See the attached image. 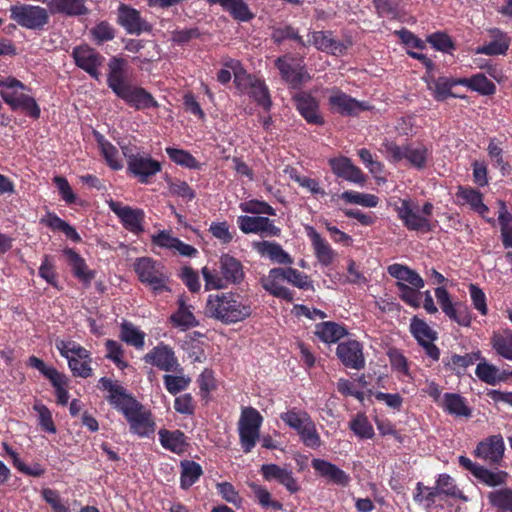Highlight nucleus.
I'll list each match as a JSON object with an SVG mask.
<instances>
[{
  "label": "nucleus",
  "instance_id": "9b49d317",
  "mask_svg": "<svg viewBox=\"0 0 512 512\" xmlns=\"http://www.w3.org/2000/svg\"><path fill=\"white\" fill-rule=\"evenodd\" d=\"M11 18L27 29H41L48 22V12L39 6L15 5L10 8Z\"/></svg>",
  "mask_w": 512,
  "mask_h": 512
},
{
  "label": "nucleus",
  "instance_id": "412c9836",
  "mask_svg": "<svg viewBox=\"0 0 512 512\" xmlns=\"http://www.w3.org/2000/svg\"><path fill=\"white\" fill-rule=\"evenodd\" d=\"M261 472L266 480H277L291 493H296L300 489L296 479L293 477L291 470L281 468L276 464H264L261 467Z\"/></svg>",
  "mask_w": 512,
  "mask_h": 512
},
{
  "label": "nucleus",
  "instance_id": "9d476101",
  "mask_svg": "<svg viewBox=\"0 0 512 512\" xmlns=\"http://www.w3.org/2000/svg\"><path fill=\"white\" fill-rule=\"evenodd\" d=\"M394 209L397 212L398 218L408 230L422 233L432 230L430 220L419 214L418 207L414 206L410 200H399L398 203L394 204Z\"/></svg>",
  "mask_w": 512,
  "mask_h": 512
},
{
  "label": "nucleus",
  "instance_id": "680f3d73",
  "mask_svg": "<svg viewBox=\"0 0 512 512\" xmlns=\"http://www.w3.org/2000/svg\"><path fill=\"white\" fill-rule=\"evenodd\" d=\"M166 152L169 157L177 164L188 168L197 167L196 159L187 151L175 148H166Z\"/></svg>",
  "mask_w": 512,
  "mask_h": 512
},
{
  "label": "nucleus",
  "instance_id": "a18cd8bd",
  "mask_svg": "<svg viewBox=\"0 0 512 512\" xmlns=\"http://www.w3.org/2000/svg\"><path fill=\"white\" fill-rule=\"evenodd\" d=\"M55 345L60 354L67 360L71 357H77L80 359L89 358V352L74 341L57 340Z\"/></svg>",
  "mask_w": 512,
  "mask_h": 512
},
{
  "label": "nucleus",
  "instance_id": "2f4dec72",
  "mask_svg": "<svg viewBox=\"0 0 512 512\" xmlns=\"http://www.w3.org/2000/svg\"><path fill=\"white\" fill-rule=\"evenodd\" d=\"M64 254L67 257L69 265L72 267L74 275L85 284H89L95 277V272L87 268L84 259L74 250L66 249Z\"/></svg>",
  "mask_w": 512,
  "mask_h": 512
},
{
  "label": "nucleus",
  "instance_id": "cd10ccee",
  "mask_svg": "<svg viewBox=\"0 0 512 512\" xmlns=\"http://www.w3.org/2000/svg\"><path fill=\"white\" fill-rule=\"evenodd\" d=\"M220 270L224 280L227 282L237 284L244 278V271L240 261L230 255L221 256Z\"/></svg>",
  "mask_w": 512,
  "mask_h": 512
},
{
  "label": "nucleus",
  "instance_id": "37998d69",
  "mask_svg": "<svg viewBox=\"0 0 512 512\" xmlns=\"http://www.w3.org/2000/svg\"><path fill=\"white\" fill-rule=\"evenodd\" d=\"M144 333L138 330L132 323L123 322L121 324L120 338L122 341L136 348L144 346Z\"/></svg>",
  "mask_w": 512,
  "mask_h": 512
},
{
  "label": "nucleus",
  "instance_id": "f704fd0d",
  "mask_svg": "<svg viewBox=\"0 0 512 512\" xmlns=\"http://www.w3.org/2000/svg\"><path fill=\"white\" fill-rule=\"evenodd\" d=\"M458 83L464 85L471 90L477 91L482 95H492L496 91V86L489 81L484 74L478 73L470 78H462Z\"/></svg>",
  "mask_w": 512,
  "mask_h": 512
},
{
  "label": "nucleus",
  "instance_id": "ddd939ff",
  "mask_svg": "<svg viewBox=\"0 0 512 512\" xmlns=\"http://www.w3.org/2000/svg\"><path fill=\"white\" fill-rule=\"evenodd\" d=\"M410 331L417 339L418 343L424 348L426 354L434 361H437L440 356V351L433 344V341L436 339V333L426 322L416 316L411 320Z\"/></svg>",
  "mask_w": 512,
  "mask_h": 512
},
{
  "label": "nucleus",
  "instance_id": "052dcab7",
  "mask_svg": "<svg viewBox=\"0 0 512 512\" xmlns=\"http://www.w3.org/2000/svg\"><path fill=\"white\" fill-rule=\"evenodd\" d=\"M33 409L38 414L39 425L42 427V429L49 433H55L56 427L52 420V415L49 409L41 403H35Z\"/></svg>",
  "mask_w": 512,
  "mask_h": 512
},
{
  "label": "nucleus",
  "instance_id": "58836bf2",
  "mask_svg": "<svg viewBox=\"0 0 512 512\" xmlns=\"http://www.w3.org/2000/svg\"><path fill=\"white\" fill-rule=\"evenodd\" d=\"M280 419L297 432L302 430V427L306 426L307 424L309 425V422L312 420L307 412L297 410L296 408L281 413Z\"/></svg>",
  "mask_w": 512,
  "mask_h": 512
},
{
  "label": "nucleus",
  "instance_id": "5fc2aeb1",
  "mask_svg": "<svg viewBox=\"0 0 512 512\" xmlns=\"http://www.w3.org/2000/svg\"><path fill=\"white\" fill-rule=\"evenodd\" d=\"M396 286L400 291V298L408 305L419 308L421 305L422 293L419 291L420 288H414L402 282H397Z\"/></svg>",
  "mask_w": 512,
  "mask_h": 512
},
{
  "label": "nucleus",
  "instance_id": "473e14b6",
  "mask_svg": "<svg viewBox=\"0 0 512 512\" xmlns=\"http://www.w3.org/2000/svg\"><path fill=\"white\" fill-rule=\"evenodd\" d=\"M315 334L325 343H335L347 334V330L336 322L328 321L317 324Z\"/></svg>",
  "mask_w": 512,
  "mask_h": 512
},
{
  "label": "nucleus",
  "instance_id": "1a4fd4ad",
  "mask_svg": "<svg viewBox=\"0 0 512 512\" xmlns=\"http://www.w3.org/2000/svg\"><path fill=\"white\" fill-rule=\"evenodd\" d=\"M275 66L278 68L283 81L293 89L299 88L311 79L302 61L292 56L284 55L277 58Z\"/></svg>",
  "mask_w": 512,
  "mask_h": 512
},
{
  "label": "nucleus",
  "instance_id": "393cba45",
  "mask_svg": "<svg viewBox=\"0 0 512 512\" xmlns=\"http://www.w3.org/2000/svg\"><path fill=\"white\" fill-rule=\"evenodd\" d=\"M128 169L136 176L141 177V181L145 182L146 179L155 175L160 171V163L151 159L145 153H141L136 159L129 163Z\"/></svg>",
  "mask_w": 512,
  "mask_h": 512
},
{
  "label": "nucleus",
  "instance_id": "864d4df0",
  "mask_svg": "<svg viewBox=\"0 0 512 512\" xmlns=\"http://www.w3.org/2000/svg\"><path fill=\"white\" fill-rule=\"evenodd\" d=\"M459 196L465 200L475 211L485 217L489 208L483 203L482 194L474 189H461Z\"/></svg>",
  "mask_w": 512,
  "mask_h": 512
},
{
  "label": "nucleus",
  "instance_id": "4be33fe9",
  "mask_svg": "<svg viewBox=\"0 0 512 512\" xmlns=\"http://www.w3.org/2000/svg\"><path fill=\"white\" fill-rule=\"evenodd\" d=\"M314 470L321 476L340 486H347L350 477L336 465L322 459H313L311 462Z\"/></svg>",
  "mask_w": 512,
  "mask_h": 512
},
{
  "label": "nucleus",
  "instance_id": "20e7f679",
  "mask_svg": "<svg viewBox=\"0 0 512 512\" xmlns=\"http://www.w3.org/2000/svg\"><path fill=\"white\" fill-rule=\"evenodd\" d=\"M382 152L386 153L390 161L399 162L406 159L412 167L418 170L427 166L431 154L428 147L422 143H408L399 146L394 142H385L382 145Z\"/></svg>",
  "mask_w": 512,
  "mask_h": 512
},
{
  "label": "nucleus",
  "instance_id": "6ab92c4d",
  "mask_svg": "<svg viewBox=\"0 0 512 512\" xmlns=\"http://www.w3.org/2000/svg\"><path fill=\"white\" fill-rule=\"evenodd\" d=\"M293 100L297 110L309 124L322 125L324 123L319 112L318 101L311 94L298 92L293 96Z\"/></svg>",
  "mask_w": 512,
  "mask_h": 512
},
{
  "label": "nucleus",
  "instance_id": "bb28decb",
  "mask_svg": "<svg viewBox=\"0 0 512 512\" xmlns=\"http://www.w3.org/2000/svg\"><path fill=\"white\" fill-rule=\"evenodd\" d=\"M277 271L278 268H273L269 271L267 276L261 278L262 287L275 297L282 298L286 301H292L293 294L289 289L280 284L282 279L280 274L275 273Z\"/></svg>",
  "mask_w": 512,
  "mask_h": 512
},
{
  "label": "nucleus",
  "instance_id": "c03bdc74",
  "mask_svg": "<svg viewBox=\"0 0 512 512\" xmlns=\"http://www.w3.org/2000/svg\"><path fill=\"white\" fill-rule=\"evenodd\" d=\"M171 321L175 326L180 327L182 330L198 325L192 311L182 301L180 302L178 311L171 316Z\"/></svg>",
  "mask_w": 512,
  "mask_h": 512
},
{
  "label": "nucleus",
  "instance_id": "aec40b11",
  "mask_svg": "<svg viewBox=\"0 0 512 512\" xmlns=\"http://www.w3.org/2000/svg\"><path fill=\"white\" fill-rule=\"evenodd\" d=\"M118 21L127 32H149L152 25L143 19L140 13L127 5H120Z\"/></svg>",
  "mask_w": 512,
  "mask_h": 512
},
{
  "label": "nucleus",
  "instance_id": "dca6fc26",
  "mask_svg": "<svg viewBox=\"0 0 512 512\" xmlns=\"http://www.w3.org/2000/svg\"><path fill=\"white\" fill-rule=\"evenodd\" d=\"M108 205L109 208L120 218L126 229L134 233H140L143 231V210L124 206L120 202L113 200L108 201Z\"/></svg>",
  "mask_w": 512,
  "mask_h": 512
},
{
  "label": "nucleus",
  "instance_id": "6e6552de",
  "mask_svg": "<svg viewBox=\"0 0 512 512\" xmlns=\"http://www.w3.org/2000/svg\"><path fill=\"white\" fill-rule=\"evenodd\" d=\"M227 66L233 71L234 82L236 85L238 87L243 85L249 86V95L264 109H269L271 106V99L268 88L264 82L248 75L237 60L228 61Z\"/></svg>",
  "mask_w": 512,
  "mask_h": 512
},
{
  "label": "nucleus",
  "instance_id": "338daca9",
  "mask_svg": "<svg viewBox=\"0 0 512 512\" xmlns=\"http://www.w3.org/2000/svg\"><path fill=\"white\" fill-rule=\"evenodd\" d=\"M217 487V490L219 492V494L222 496V498L235 505L236 507H239L241 505V498L238 494V492L235 490V488L233 487V485L229 482H222V483H218L216 485Z\"/></svg>",
  "mask_w": 512,
  "mask_h": 512
},
{
  "label": "nucleus",
  "instance_id": "4d7b16f0",
  "mask_svg": "<svg viewBox=\"0 0 512 512\" xmlns=\"http://www.w3.org/2000/svg\"><path fill=\"white\" fill-rule=\"evenodd\" d=\"M276 273L281 275L282 280H286L296 287L303 289L309 286L308 277L294 268H278Z\"/></svg>",
  "mask_w": 512,
  "mask_h": 512
},
{
  "label": "nucleus",
  "instance_id": "7ed1b4c3",
  "mask_svg": "<svg viewBox=\"0 0 512 512\" xmlns=\"http://www.w3.org/2000/svg\"><path fill=\"white\" fill-rule=\"evenodd\" d=\"M0 96L12 110H22L32 118H39L40 107L35 99L23 93L25 85L14 77L0 76Z\"/></svg>",
  "mask_w": 512,
  "mask_h": 512
},
{
  "label": "nucleus",
  "instance_id": "de8ad7c7",
  "mask_svg": "<svg viewBox=\"0 0 512 512\" xmlns=\"http://www.w3.org/2000/svg\"><path fill=\"white\" fill-rule=\"evenodd\" d=\"M478 358V354H452L445 359V365L457 374H461L467 367L473 365Z\"/></svg>",
  "mask_w": 512,
  "mask_h": 512
},
{
  "label": "nucleus",
  "instance_id": "a878e982",
  "mask_svg": "<svg viewBox=\"0 0 512 512\" xmlns=\"http://www.w3.org/2000/svg\"><path fill=\"white\" fill-rule=\"evenodd\" d=\"M254 249L262 256L268 257L271 261L278 264H292L293 260L283 248L275 242L262 241L254 242Z\"/></svg>",
  "mask_w": 512,
  "mask_h": 512
},
{
  "label": "nucleus",
  "instance_id": "c85d7f7f",
  "mask_svg": "<svg viewBox=\"0 0 512 512\" xmlns=\"http://www.w3.org/2000/svg\"><path fill=\"white\" fill-rule=\"evenodd\" d=\"M388 273L396 278L397 282L405 283L414 288H423L425 283L423 278L408 266L401 264H392L388 267Z\"/></svg>",
  "mask_w": 512,
  "mask_h": 512
},
{
  "label": "nucleus",
  "instance_id": "a211bd4d",
  "mask_svg": "<svg viewBox=\"0 0 512 512\" xmlns=\"http://www.w3.org/2000/svg\"><path fill=\"white\" fill-rule=\"evenodd\" d=\"M238 225L244 233H260L264 236H279L280 234V229L267 217L240 216Z\"/></svg>",
  "mask_w": 512,
  "mask_h": 512
},
{
  "label": "nucleus",
  "instance_id": "423d86ee",
  "mask_svg": "<svg viewBox=\"0 0 512 512\" xmlns=\"http://www.w3.org/2000/svg\"><path fill=\"white\" fill-rule=\"evenodd\" d=\"M134 269L140 281L149 285L154 292L168 290L169 275L160 262L148 257L138 258L134 263Z\"/></svg>",
  "mask_w": 512,
  "mask_h": 512
},
{
  "label": "nucleus",
  "instance_id": "e433bc0d",
  "mask_svg": "<svg viewBox=\"0 0 512 512\" xmlns=\"http://www.w3.org/2000/svg\"><path fill=\"white\" fill-rule=\"evenodd\" d=\"M444 408L457 417H469L471 415V410L466 405L465 399L459 394L446 393L444 395Z\"/></svg>",
  "mask_w": 512,
  "mask_h": 512
},
{
  "label": "nucleus",
  "instance_id": "603ef678",
  "mask_svg": "<svg viewBox=\"0 0 512 512\" xmlns=\"http://www.w3.org/2000/svg\"><path fill=\"white\" fill-rule=\"evenodd\" d=\"M417 493L414 496L416 502L426 501V507L431 508L432 504L435 503L436 497L442 498L443 493L438 489V483L434 487L424 486L422 483H417Z\"/></svg>",
  "mask_w": 512,
  "mask_h": 512
},
{
  "label": "nucleus",
  "instance_id": "39448f33",
  "mask_svg": "<svg viewBox=\"0 0 512 512\" xmlns=\"http://www.w3.org/2000/svg\"><path fill=\"white\" fill-rule=\"evenodd\" d=\"M118 408L127 419L132 433L147 437L154 433L155 423L152 414L132 396Z\"/></svg>",
  "mask_w": 512,
  "mask_h": 512
},
{
  "label": "nucleus",
  "instance_id": "f3484780",
  "mask_svg": "<svg viewBox=\"0 0 512 512\" xmlns=\"http://www.w3.org/2000/svg\"><path fill=\"white\" fill-rule=\"evenodd\" d=\"M504 450L505 445L502 436L492 435L477 445L475 454L489 464H500Z\"/></svg>",
  "mask_w": 512,
  "mask_h": 512
},
{
  "label": "nucleus",
  "instance_id": "79ce46f5",
  "mask_svg": "<svg viewBox=\"0 0 512 512\" xmlns=\"http://www.w3.org/2000/svg\"><path fill=\"white\" fill-rule=\"evenodd\" d=\"M493 349L500 356L512 360V332H505V334L495 333L491 338Z\"/></svg>",
  "mask_w": 512,
  "mask_h": 512
},
{
  "label": "nucleus",
  "instance_id": "ea45409f",
  "mask_svg": "<svg viewBox=\"0 0 512 512\" xmlns=\"http://www.w3.org/2000/svg\"><path fill=\"white\" fill-rule=\"evenodd\" d=\"M201 466L194 462L185 460L181 462V487L188 489L202 475Z\"/></svg>",
  "mask_w": 512,
  "mask_h": 512
},
{
  "label": "nucleus",
  "instance_id": "e2e57ef3",
  "mask_svg": "<svg viewBox=\"0 0 512 512\" xmlns=\"http://www.w3.org/2000/svg\"><path fill=\"white\" fill-rule=\"evenodd\" d=\"M352 431L361 438H371L373 428L366 417L359 415L350 423Z\"/></svg>",
  "mask_w": 512,
  "mask_h": 512
},
{
  "label": "nucleus",
  "instance_id": "8fccbe9b",
  "mask_svg": "<svg viewBox=\"0 0 512 512\" xmlns=\"http://www.w3.org/2000/svg\"><path fill=\"white\" fill-rule=\"evenodd\" d=\"M96 140L108 165L113 169H120L122 164L118 160V151L115 146L104 139L99 133H95Z\"/></svg>",
  "mask_w": 512,
  "mask_h": 512
},
{
  "label": "nucleus",
  "instance_id": "a19ab883",
  "mask_svg": "<svg viewBox=\"0 0 512 512\" xmlns=\"http://www.w3.org/2000/svg\"><path fill=\"white\" fill-rule=\"evenodd\" d=\"M313 47L334 55L342 53L346 49V45L334 39L332 34H318V39L314 40Z\"/></svg>",
  "mask_w": 512,
  "mask_h": 512
},
{
  "label": "nucleus",
  "instance_id": "f03ea898",
  "mask_svg": "<svg viewBox=\"0 0 512 512\" xmlns=\"http://www.w3.org/2000/svg\"><path fill=\"white\" fill-rule=\"evenodd\" d=\"M204 313L208 318L229 325L246 320L252 314L249 304L241 301L240 296L232 292L210 294Z\"/></svg>",
  "mask_w": 512,
  "mask_h": 512
},
{
  "label": "nucleus",
  "instance_id": "5701e85b",
  "mask_svg": "<svg viewBox=\"0 0 512 512\" xmlns=\"http://www.w3.org/2000/svg\"><path fill=\"white\" fill-rule=\"evenodd\" d=\"M332 171L339 177L354 183H364L365 176L362 171L356 167L350 159L346 157L330 160Z\"/></svg>",
  "mask_w": 512,
  "mask_h": 512
},
{
  "label": "nucleus",
  "instance_id": "7c9ffc66",
  "mask_svg": "<svg viewBox=\"0 0 512 512\" xmlns=\"http://www.w3.org/2000/svg\"><path fill=\"white\" fill-rule=\"evenodd\" d=\"M48 8L52 14L63 13L69 16L83 15L87 12L84 0H51Z\"/></svg>",
  "mask_w": 512,
  "mask_h": 512
},
{
  "label": "nucleus",
  "instance_id": "2eb2a0df",
  "mask_svg": "<svg viewBox=\"0 0 512 512\" xmlns=\"http://www.w3.org/2000/svg\"><path fill=\"white\" fill-rule=\"evenodd\" d=\"M144 360L166 372L182 371L174 351L165 345H159L153 348L145 355Z\"/></svg>",
  "mask_w": 512,
  "mask_h": 512
},
{
  "label": "nucleus",
  "instance_id": "09e8293b",
  "mask_svg": "<svg viewBox=\"0 0 512 512\" xmlns=\"http://www.w3.org/2000/svg\"><path fill=\"white\" fill-rule=\"evenodd\" d=\"M475 373L480 380L490 385H494L505 379V376L500 374L499 369L496 366L486 362L479 363Z\"/></svg>",
  "mask_w": 512,
  "mask_h": 512
},
{
  "label": "nucleus",
  "instance_id": "c9c22d12",
  "mask_svg": "<svg viewBox=\"0 0 512 512\" xmlns=\"http://www.w3.org/2000/svg\"><path fill=\"white\" fill-rule=\"evenodd\" d=\"M489 503L499 512H512V489L500 488L487 494Z\"/></svg>",
  "mask_w": 512,
  "mask_h": 512
},
{
  "label": "nucleus",
  "instance_id": "3c124183",
  "mask_svg": "<svg viewBox=\"0 0 512 512\" xmlns=\"http://www.w3.org/2000/svg\"><path fill=\"white\" fill-rule=\"evenodd\" d=\"M348 203L358 204L364 207H376L379 199L373 194L360 193L355 191H345L340 196Z\"/></svg>",
  "mask_w": 512,
  "mask_h": 512
},
{
  "label": "nucleus",
  "instance_id": "f8f14e48",
  "mask_svg": "<svg viewBox=\"0 0 512 512\" xmlns=\"http://www.w3.org/2000/svg\"><path fill=\"white\" fill-rule=\"evenodd\" d=\"M336 354L341 363L347 368L361 370L365 367L363 346L356 340H347L339 343Z\"/></svg>",
  "mask_w": 512,
  "mask_h": 512
},
{
  "label": "nucleus",
  "instance_id": "0e129e2a",
  "mask_svg": "<svg viewBox=\"0 0 512 512\" xmlns=\"http://www.w3.org/2000/svg\"><path fill=\"white\" fill-rule=\"evenodd\" d=\"M90 359H80L77 357H71L68 360L69 367L73 372L74 376L87 378L91 376L92 369L89 366Z\"/></svg>",
  "mask_w": 512,
  "mask_h": 512
},
{
  "label": "nucleus",
  "instance_id": "0eeeda50",
  "mask_svg": "<svg viewBox=\"0 0 512 512\" xmlns=\"http://www.w3.org/2000/svg\"><path fill=\"white\" fill-rule=\"evenodd\" d=\"M262 422L263 417L255 408L242 409L238 421V432L240 444L245 453L251 452L259 440Z\"/></svg>",
  "mask_w": 512,
  "mask_h": 512
},
{
  "label": "nucleus",
  "instance_id": "13d9d810",
  "mask_svg": "<svg viewBox=\"0 0 512 512\" xmlns=\"http://www.w3.org/2000/svg\"><path fill=\"white\" fill-rule=\"evenodd\" d=\"M445 315L461 326H469L471 323V314L468 307L460 302L455 303L448 312H445Z\"/></svg>",
  "mask_w": 512,
  "mask_h": 512
},
{
  "label": "nucleus",
  "instance_id": "69168bd1",
  "mask_svg": "<svg viewBox=\"0 0 512 512\" xmlns=\"http://www.w3.org/2000/svg\"><path fill=\"white\" fill-rule=\"evenodd\" d=\"M303 429L298 432L304 444L308 447H318L320 445V437L316 431L314 422L311 420L309 425L302 427Z\"/></svg>",
  "mask_w": 512,
  "mask_h": 512
},
{
  "label": "nucleus",
  "instance_id": "f257e3e1",
  "mask_svg": "<svg viewBox=\"0 0 512 512\" xmlns=\"http://www.w3.org/2000/svg\"><path fill=\"white\" fill-rule=\"evenodd\" d=\"M108 87L128 105L137 110L157 108L158 102L142 87L133 85L127 77L125 61L112 58L108 64Z\"/></svg>",
  "mask_w": 512,
  "mask_h": 512
},
{
  "label": "nucleus",
  "instance_id": "6e6d98bb",
  "mask_svg": "<svg viewBox=\"0 0 512 512\" xmlns=\"http://www.w3.org/2000/svg\"><path fill=\"white\" fill-rule=\"evenodd\" d=\"M436 482L438 483V489H440L444 496L459 498L463 501L468 500L454 484V480L448 474L439 475Z\"/></svg>",
  "mask_w": 512,
  "mask_h": 512
},
{
  "label": "nucleus",
  "instance_id": "b1692460",
  "mask_svg": "<svg viewBox=\"0 0 512 512\" xmlns=\"http://www.w3.org/2000/svg\"><path fill=\"white\" fill-rule=\"evenodd\" d=\"M329 103L334 111L343 115H355L365 109L361 103L339 90L332 91Z\"/></svg>",
  "mask_w": 512,
  "mask_h": 512
},
{
  "label": "nucleus",
  "instance_id": "72a5a7b5",
  "mask_svg": "<svg viewBox=\"0 0 512 512\" xmlns=\"http://www.w3.org/2000/svg\"><path fill=\"white\" fill-rule=\"evenodd\" d=\"M159 437H160V442L164 448L169 449L172 452L177 453V454L184 452L186 442H185V435L183 432H181L179 430H175V431L160 430Z\"/></svg>",
  "mask_w": 512,
  "mask_h": 512
},
{
  "label": "nucleus",
  "instance_id": "49530a36",
  "mask_svg": "<svg viewBox=\"0 0 512 512\" xmlns=\"http://www.w3.org/2000/svg\"><path fill=\"white\" fill-rule=\"evenodd\" d=\"M476 478L487 486L497 487L506 484L508 473L505 471H491L482 466L481 469H478Z\"/></svg>",
  "mask_w": 512,
  "mask_h": 512
},
{
  "label": "nucleus",
  "instance_id": "c756f323",
  "mask_svg": "<svg viewBox=\"0 0 512 512\" xmlns=\"http://www.w3.org/2000/svg\"><path fill=\"white\" fill-rule=\"evenodd\" d=\"M307 232L312 241L317 259L321 264L329 265L333 260V250L313 227H307Z\"/></svg>",
  "mask_w": 512,
  "mask_h": 512
},
{
  "label": "nucleus",
  "instance_id": "bf43d9fd",
  "mask_svg": "<svg viewBox=\"0 0 512 512\" xmlns=\"http://www.w3.org/2000/svg\"><path fill=\"white\" fill-rule=\"evenodd\" d=\"M163 379L167 391L173 395L185 390L191 382V379L184 375L166 374Z\"/></svg>",
  "mask_w": 512,
  "mask_h": 512
},
{
  "label": "nucleus",
  "instance_id": "4468645a",
  "mask_svg": "<svg viewBox=\"0 0 512 512\" xmlns=\"http://www.w3.org/2000/svg\"><path fill=\"white\" fill-rule=\"evenodd\" d=\"M73 58L76 65L86 71L96 80L100 78L99 67L102 65L104 58L86 45L75 47L73 50Z\"/></svg>",
  "mask_w": 512,
  "mask_h": 512
},
{
  "label": "nucleus",
  "instance_id": "774afa93",
  "mask_svg": "<svg viewBox=\"0 0 512 512\" xmlns=\"http://www.w3.org/2000/svg\"><path fill=\"white\" fill-rule=\"evenodd\" d=\"M228 12L239 21H249L254 17V14L243 0H234Z\"/></svg>",
  "mask_w": 512,
  "mask_h": 512
},
{
  "label": "nucleus",
  "instance_id": "4c0bfd02",
  "mask_svg": "<svg viewBox=\"0 0 512 512\" xmlns=\"http://www.w3.org/2000/svg\"><path fill=\"white\" fill-rule=\"evenodd\" d=\"M102 389L107 390L110 394L108 396V401L114 405L115 408H119L121 406L120 403L126 402L131 395H128L125 389L112 382V380L102 377L99 381Z\"/></svg>",
  "mask_w": 512,
  "mask_h": 512
}]
</instances>
